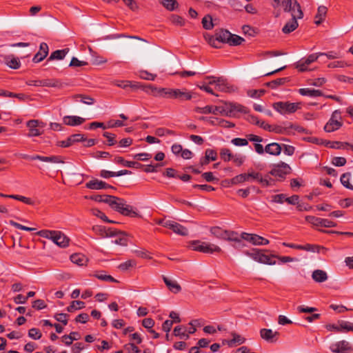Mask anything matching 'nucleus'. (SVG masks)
Masks as SVG:
<instances>
[{
    "instance_id": "nucleus-63",
    "label": "nucleus",
    "mask_w": 353,
    "mask_h": 353,
    "mask_svg": "<svg viewBox=\"0 0 353 353\" xmlns=\"http://www.w3.org/2000/svg\"><path fill=\"white\" fill-rule=\"evenodd\" d=\"M28 336L32 339L38 340L41 337L42 334L39 329L31 328L28 331Z\"/></svg>"
},
{
    "instance_id": "nucleus-35",
    "label": "nucleus",
    "mask_w": 353,
    "mask_h": 353,
    "mask_svg": "<svg viewBox=\"0 0 353 353\" xmlns=\"http://www.w3.org/2000/svg\"><path fill=\"white\" fill-rule=\"evenodd\" d=\"M301 250L317 253H319L322 251L323 253H325L327 251V248H325L323 246L307 243L304 245H302Z\"/></svg>"
},
{
    "instance_id": "nucleus-53",
    "label": "nucleus",
    "mask_w": 353,
    "mask_h": 353,
    "mask_svg": "<svg viewBox=\"0 0 353 353\" xmlns=\"http://www.w3.org/2000/svg\"><path fill=\"white\" fill-rule=\"evenodd\" d=\"M0 96L8 97H17L20 100H24L26 96L23 94H15L11 92H8L4 90H0Z\"/></svg>"
},
{
    "instance_id": "nucleus-29",
    "label": "nucleus",
    "mask_w": 353,
    "mask_h": 353,
    "mask_svg": "<svg viewBox=\"0 0 353 353\" xmlns=\"http://www.w3.org/2000/svg\"><path fill=\"white\" fill-rule=\"evenodd\" d=\"M96 278H97L99 280L107 281V282H111V283H118V281L113 278L111 275H108L106 274L105 271L101 270V271H97L93 273L92 275Z\"/></svg>"
},
{
    "instance_id": "nucleus-58",
    "label": "nucleus",
    "mask_w": 353,
    "mask_h": 353,
    "mask_svg": "<svg viewBox=\"0 0 353 353\" xmlns=\"http://www.w3.org/2000/svg\"><path fill=\"white\" fill-rule=\"evenodd\" d=\"M139 73V77L145 80L154 81L157 77L156 74L150 73L146 70H140Z\"/></svg>"
},
{
    "instance_id": "nucleus-55",
    "label": "nucleus",
    "mask_w": 353,
    "mask_h": 353,
    "mask_svg": "<svg viewBox=\"0 0 353 353\" xmlns=\"http://www.w3.org/2000/svg\"><path fill=\"white\" fill-rule=\"evenodd\" d=\"M91 212L94 216H96L100 218L105 222L114 223L112 221H110V219H108V218L105 216V214L97 208H92L91 210Z\"/></svg>"
},
{
    "instance_id": "nucleus-23",
    "label": "nucleus",
    "mask_w": 353,
    "mask_h": 353,
    "mask_svg": "<svg viewBox=\"0 0 353 353\" xmlns=\"http://www.w3.org/2000/svg\"><path fill=\"white\" fill-rule=\"evenodd\" d=\"M63 123L67 125L77 126L82 124L85 119L78 116H65L63 118Z\"/></svg>"
},
{
    "instance_id": "nucleus-36",
    "label": "nucleus",
    "mask_w": 353,
    "mask_h": 353,
    "mask_svg": "<svg viewBox=\"0 0 353 353\" xmlns=\"http://www.w3.org/2000/svg\"><path fill=\"white\" fill-rule=\"evenodd\" d=\"M227 108L228 111H231V117L234 115V112H247V108L240 104L233 103H226Z\"/></svg>"
},
{
    "instance_id": "nucleus-48",
    "label": "nucleus",
    "mask_w": 353,
    "mask_h": 353,
    "mask_svg": "<svg viewBox=\"0 0 353 353\" xmlns=\"http://www.w3.org/2000/svg\"><path fill=\"white\" fill-rule=\"evenodd\" d=\"M288 81V78H279V79H276L272 81L268 82L266 83V85H267V86L272 88V89H275L278 86L283 85L284 83H285Z\"/></svg>"
},
{
    "instance_id": "nucleus-11",
    "label": "nucleus",
    "mask_w": 353,
    "mask_h": 353,
    "mask_svg": "<svg viewBox=\"0 0 353 353\" xmlns=\"http://www.w3.org/2000/svg\"><path fill=\"white\" fill-rule=\"evenodd\" d=\"M330 350L334 353H353V346L345 340L332 343Z\"/></svg>"
},
{
    "instance_id": "nucleus-52",
    "label": "nucleus",
    "mask_w": 353,
    "mask_h": 353,
    "mask_svg": "<svg viewBox=\"0 0 353 353\" xmlns=\"http://www.w3.org/2000/svg\"><path fill=\"white\" fill-rule=\"evenodd\" d=\"M350 176L351 174L350 172L344 173L341 175L340 180L343 186L353 190V186L349 182Z\"/></svg>"
},
{
    "instance_id": "nucleus-57",
    "label": "nucleus",
    "mask_w": 353,
    "mask_h": 353,
    "mask_svg": "<svg viewBox=\"0 0 353 353\" xmlns=\"http://www.w3.org/2000/svg\"><path fill=\"white\" fill-rule=\"evenodd\" d=\"M339 324L341 325V332H353V323L349 321H339Z\"/></svg>"
},
{
    "instance_id": "nucleus-18",
    "label": "nucleus",
    "mask_w": 353,
    "mask_h": 353,
    "mask_svg": "<svg viewBox=\"0 0 353 353\" xmlns=\"http://www.w3.org/2000/svg\"><path fill=\"white\" fill-rule=\"evenodd\" d=\"M0 61L12 69H18L21 66L20 60L13 54H0Z\"/></svg>"
},
{
    "instance_id": "nucleus-47",
    "label": "nucleus",
    "mask_w": 353,
    "mask_h": 353,
    "mask_svg": "<svg viewBox=\"0 0 353 353\" xmlns=\"http://www.w3.org/2000/svg\"><path fill=\"white\" fill-rule=\"evenodd\" d=\"M115 240L112 241V243L117 245L125 246L128 245V239L123 233L118 231Z\"/></svg>"
},
{
    "instance_id": "nucleus-56",
    "label": "nucleus",
    "mask_w": 353,
    "mask_h": 353,
    "mask_svg": "<svg viewBox=\"0 0 353 353\" xmlns=\"http://www.w3.org/2000/svg\"><path fill=\"white\" fill-rule=\"evenodd\" d=\"M202 25L205 30H211L214 27L212 17L210 15L205 16L202 19Z\"/></svg>"
},
{
    "instance_id": "nucleus-41",
    "label": "nucleus",
    "mask_w": 353,
    "mask_h": 353,
    "mask_svg": "<svg viewBox=\"0 0 353 353\" xmlns=\"http://www.w3.org/2000/svg\"><path fill=\"white\" fill-rule=\"evenodd\" d=\"M70 259L72 263L79 265H83L87 261V259L84 255L78 253L72 254Z\"/></svg>"
},
{
    "instance_id": "nucleus-32",
    "label": "nucleus",
    "mask_w": 353,
    "mask_h": 353,
    "mask_svg": "<svg viewBox=\"0 0 353 353\" xmlns=\"http://www.w3.org/2000/svg\"><path fill=\"white\" fill-rule=\"evenodd\" d=\"M69 48H65L63 50H57L54 52H52L48 58V61H52V60H61L64 59V57L66 56V54L69 52Z\"/></svg>"
},
{
    "instance_id": "nucleus-7",
    "label": "nucleus",
    "mask_w": 353,
    "mask_h": 353,
    "mask_svg": "<svg viewBox=\"0 0 353 353\" xmlns=\"http://www.w3.org/2000/svg\"><path fill=\"white\" fill-rule=\"evenodd\" d=\"M290 166L285 162L280 161L279 163L273 164L268 174L277 179L279 181L283 180L285 176L291 172Z\"/></svg>"
},
{
    "instance_id": "nucleus-24",
    "label": "nucleus",
    "mask_w": 353,
    "mask_h": 353,
    "mask_svg": "<svg viewBox=\"0 0 353 353\" xmlns=\"http://www.w3.org/2000/svg\"><path fill=\"white\" fill-rule=\"evenodd\" d=\"M168 228L181 236H187L188 234V230L185 227L173 221H170Z\"/></svg>"
},
{
    "instance_id": "nucleus-4",
    "label": "nucleus",
    "mask_w": 353,
    "mask_h": 353,
    "mask_svg": "<svg viewBox=\"0 0 353 353\" xmlns=\"http://www.w3.org/2000/svg\"><path fill=\"white\" fill-rule=\"evenodd\" d=\"M264 252H267V250L254 249L250 252L246 251L245 254L252 258L255 261L261 263H264L267 265L276 264V261L274 260V259L276 257V255H268L265 254Z\"/></svg>"
},
{
    "instance_id": "nucleus-27",
    "label": "nucleus",
    "mask_w": 353,
    "mask_h": 353,
    "mask_svg": "<svg viewBox=\"0 0 353 353\" xmlns=\"http://www.w3.org/2000/svg\"><path fill=\"white\" fill-rule=\"evenodd\" d=\"M97 232L102 237H112L117 236L118 231L112 228H106L104 226H100L97 228Z\"/></svg>"
},
{
    "instance_id": "nucleus-60",
    "label": "nucleus",
    "mask_w": 353,
    "mask_h": 353,
    "mask_svg": "<svg viewBox=\"0 0 353 353\" xmlns=\"http://www.w3.org/2000/svg\"><path fill=\"white\" fill-rule=\"evenodd\" d=\"M103 136L107 139L108 145L112 146L117 143V141L115 140L116 135L114 134L105 132L103 134Z\"/></svg>"
},
{
    "instance_id": "nucleus-61",
    "label": "nucleus",
    "mask_w": 353,
    "mask_h": 353,
    "mask_svg": "<svg viewBox=\"0 0 353 353\" xmlns=\"http://www.w3.org/2000/svg\"><path fill=\"white\" fill-rule=\"evenodd\" d=\"M265 93L264 90H249L247 92L248 95L252 98H259Z\"/></svg>"
},
{
    "instance_id": "nucleus-49",
    "label": "nucleus",
    "mask_w": 353,
    "mask_h": 353,
    "mask_svg": "<svg viewBox=\"0 0 353 353\" xmlns=\"http://www.w3.org/2000/svg\"><path fill=\"white\" fill-rule=\"evenodd\" d=\"M245 181H250L247 173L236 175L231 179V183L233 185L241 183Z\"/></svg>"
},
{
    "instance_id": "nucleus-12",
    "label": "nucleus",
    "mask_w": 353,
    "mask_h": 353,
    "mask_svg": "<svg viewBox=\"0 0 353 353\" xmlns=\"http://www.w3.org/2000/svg\"><path fill=\"white\" fill-rule=\"evenodd\" d=\"M249 181L256 180L263 187H268L274 185V179L269 174H266L264 177L259 172H251L247 173Z\"/></svg>"
},
{
    "instance_id": "nucleus-64",
    "label": "nucleus",
    "mask_w": 353,
    "mask_h": 353,
    "mask_svg": "<svg viewBox=\"0 0 353 353\" xmlns=\"http://www.w3.org/2000/svg\"><path fill=\"white\" fill-rule=\"evenodd\" d=\"M125 350L128 353H139L140 350L132 343H129L124 345Z\"/></svg>"
},
{
    "instance_id": "nucleus-13",
    "label": "nucleus",
    "mask_w": 353,
    "mask_h": 353,
    "mask_svg": "<svg viewBox=\"0 0 353 353\" xmlns=\"http://www.w3.org/2000/svg\"><path fill=\"white\" fill-rule=\"evenodd\" d=\"M291 20L286 23V24L282 28V31L285 34H289L297 28L299 26L297 19L303 18V13L302 10H296V13L294 12V14H291Z\"/></svg>"
},
{
    "instance_id": "nucleus-15",
    "label": "nucleus",
    "mask_w": 353,
    "mask_h": 353,
    "mask_svg": "<svg viewBox=\"0 0 353 353\" xmlns=\"http://www.w3.org/2000/svg\"><path fill=\"white\" fill-rule=\"evenodd\" d=\"M305 221L314 227L332 228L336 226V223L326 219H321L314 216H306Z\"/></svg>"
},
{
    "instance_id": "nucleus-10",
    "label": "nucleus",
    "mask_w": 353,
    "mask_h": 353,
    "mask_svg": "<svg viewBox=\"0 0 353 353\" xmlns=\"http://www.w3.org/2000/svg\"><path fill=\"white\" fill-rule=\"evenodd\" d=\"M19 157L23 159L34 161L39 160L43 162L46 163H63V161L61 159V157L59 156H50V157H44L41 155H32L30 156L26 154H20Z\"/></svg>"
},
{
    "instance_id": "nucleus-17",
    "label": "nucleus",
    "mask_w": 353,
    "mask_h": 353,
    "mask_svg": "<svg viewBox=\"0 0 353 353\" xmlns=\"http://www.w3.org/2000/svg\"><path fill=\"white\" fill-rule=\"evenodd\" d=\"M27 127L29 128L28 137H38L42 134L43 132L41 130L44 127V123L38 120H30L26 123Z\"/></svg>"
},
{
    "instance_id": "nucleus-20",
    "label": "nucleus",
    "mask_w": 353,
    "mask_h": 353,
    "mask_svg": "<svg viewBox=\"0 0 353 353\" xmlns=\"http://www.w3.org/2000/svg\"><path fill=\"white\" fill-rule=\"evenodd\" d=\"M85 187L90 190L115 189L113 186L97 179H92L85 184Z\"/></svg>"
},
{
    "instance_id": "nucleus-51",
    "label": "nucleus",
    "mask_w": 353,
    "mask_h": 353,
    "mask_svg": "<svg viewBox=\"0 0 353 353\" xmlns=\"http://www.w3.org/2000/svg\"><path fill=\"white\" fill-rule=\"evenodd\" d=\"M73 98L76 101L78 98H81V101L87 105H92L94 103V99L88 95L76 94L73 96Z\"/></svg>"
},
{
    "instance_id": "nucleus-34",
    "label": "nucleus",
    "mask_w": 353,
    "mask_h": 353,
    "mask_svg": "<svg viewBox=\"0 0 353 353\" xmlns=\"http://www.w3.org/2000/svg\"><path fill=\"white\" fill-rule=\"evenodd\" d=\"M327 12V8L325 6H320L318 8L317 13L315 15V23L316 25H320L325 20Z\"/></svg>"
},
{
    "instance_id": "nucleus-14",
    "label": "nucleus",
    "mask_w": 353,
    "mask_h": 353,
    "mask_svg": "<svg viewBox=\"0 0 353 353\" xmlns=\"http://www.w3.org/2000/svg\"><path fill=\"white\" fill-rule=\"evenodd\" d=\"M285 125H273L272 128V132H274L280 134H288L291 132L292 130H296L298 132H302L303 128L294 125L291 123H284Z\"/></svg>"
},
{
    "instance_id": "nucleus-43",
    "label": "nucleus",
    "mask_w": 353,
    "mask_h": 353,
    "mask_svg": "<svg viewBox=\"0 0 353 353\" xmlns=\"http://www.w3.org/2000/svg\"><path fill=\"white\" fill-rule=\"evenodd\" d=\"M85 307V303L81 301H73L70 305L67 307L66 310L68 312H73L75 310Z\"/></svg>"
},
{
    "instance_id": "nucleus-33",
    "label": "nucleus",
    "mask_w": 353,
    "mask_h": 353,
    "mask_svg": "<svg viewBox=\"0 0 353 353\" xmlns=\"http://www.w3.org/2000/svg\"><path fill=\"white\" fill-rule=\"evenodd\" d=\"M312 278L317 283H323L327 279L328 276L324 270H316L312 272Z\"/></svg>"
},
{
    "instance_id": "nucleus-37",
    "label": "nucleus",
    "mask_w": 353,
    "mask_h": 353,
    "mask_svg": "<svg viewBox=\"0 0 353 353\" xmlns=\"http://www.w3.org/2000/svg\"><path fill=\"white\" fill-rule=\"evenodd\" d=\"M214 36L220 42L228 43L230 37H231V32L227 30L221 29L216 32Z\"/></svg>"
},
{
    "instance_id": "nucleus-26",
    "label": "nucleus",
    "mask_w": 353,
    "mask_h": 353,
    "mask_svg": "<svg viewBox=\"0 0 353 353\" xmlns=\"http://www.w3.org/2000/svg\"><path fill=\"white\" fill-rule=\"evenodd\" d=\"M163 280L168 288L173 293H179L181 290V285L176 281L169 279L168 277L163 276Z\"/></svg>"
},
{
    "instance_id": "nucleus-40",
    "label": "nucleus",
    "mask_w": 353,
    "mask_h": 353,
    "mask_svg": "<svg viewBox=\"0 0 353 353\" xmlns=\"http://www.w3.org/2000/svg\"><path fill=\"white\" fill-rule=\"evenodd\" d=\"M232 339L227 342V345L230 347L234 346L235 344L241 345L243 344L245 339L234 332L232 333Z\"/></svg>"
},
{
    "instance_id": "nucleus-8",
    "label": "nucleus",
    "mask_w": 353,
    "mask_h": 353,
    "mask_svg": "<svg viewBox=\"0 0 353 353\" xmlns=\"http://www.w3.org/2000/svg\"><path fill=\"white\" fill-rule=\"evenodd\" d=\"M273 7L282 8L284 12L291 14L296 13V10H301V6L296 0H274Z\"/></svg>"
},
{
    "instance_id": "nucleus-54",
    "label": "nucleus",
    "mask_w": 353,
    "mask_h": 353,
    "mask_svg": "<svg viewBox=\"0 0 353 353\" xmlns=\"http://www.w3.org/2000/svg\"><path fill=\"white\" fill-rule=\"evenodd\" d=\"M223 240L241 242V239L238 237V234L236 232L228 230H227L226 234L225 235Z\"/></svg>"
},
{
    "instance_id": "nucleus-3",
    "label": "nucleus",
    "mask_w": 353,
    "mask_h": 353,
    "mask_svg": "<svg viewBox=\"0 0 353 353\" xmlns=\"http://www.w3.org/2000/svg\"><path fill=\"white\" fill-rule=\"evenodd\" d=\"M37 234L41 237L51 240L60 248H66L69 245L70 239L61 231L42 230Z\"/></svg>"
},
{
    "instance_id": "nucleus-50",
    "label": "nucleus",
    "mask_w": 353,
    "mask_h": 353,
    "mask_svg": "<svg viewBox=\"0 0 353 353\" xmlns=\"http://www.w3.org/2000/svg\"><path fill=\"white\" fill-rule=\"evenodd\" d=\"M244 41V39L241 37L231 33V37H230L228 43L230 46H235L241 45Z\"/></svg>"
},
{
    "instance_id": "nucleus-39",
    "label": "nucleus",
    "mask_w": 353,
    "mask_h": 353,
    "mask_svg": "<svg viewBox=\"0 0 353 353\" xmlns=\"http://www.w3.org/2000/svg\"><path fill=\"white\" fill-rule=\"evenodd\" d=\"M173 333L174 336H179L181 339H188L189 338V334H187V328L185 326L175 327Z\"/></svg>"
},
{
    "instance_id": "nucleus-6",
    "label": "nucleus",
    "mask_w": 353,
    "mask_h": 353,
    "mask_svg": "<svg viewBox=\"0 0 353 353\" xmlns=\"http://www.w3.org/2000/svg\"><path fill=\"white\" fill-rule=\"evenodd\" d=\"M191 247L193 250L201 252L205 254H212L214 252H221L222 250L218 245L203 242L201 241H194L191 243Z\"/></svg>"
},
{
    "instance_id": "nucleus-42",
    "label": "nucleus",
    "mask_w": 353,
    "mask_h": 353,
    "mask_svg": "<svg viewBox=\"0 0 353 353\" xmlns=\"http://www.w3.org/2000/svg\"><path fill=\"white\" fill-rule=\"evenodd\" d=\"M210 233L215 236L216 238L223 239L225 235L226 234L227 230H224L220 227L214 226L212 227L210 230Z\"/></svg>"
},
{
    "instance_id": "nucleus-28",
    "label": "nucleus",
    "mask_w": 353,
    "mask_h": 353,
    "mask_svg": "<svg viewBox=\"0 0 353 353\" xmlns=\"http://www.w3.org/2000/svg\"><path fill=\"white\" fill-rule=\"evenodd\" d=\"M114 161L116 163L121 164L125 167L128 168H139L142 167L143 165L137 162V161H125L123 157H117L114 158Z\"/></svg>"
},
{
    "instance_id": "nucleus-44",
    "label": "nucleus",
    "mask_w": 353,
    "mask_h": 353,
    "mask_svg": "<svg viewBox=\"0 0 353 353\" xmlns=\"http://www.w3.org/2000/svg\"><path fill=\"white\" fill-rule=\"evenodd\" d=\"M234 154L231 152V150L228 148H221L220 150V157L221 159L225 162H228L231 161Z\"/></svg>"
},
{
    "instance_id": "nucleus-62",
    "label": "nucleus",
    "mask_w": 353,
    "mask_h": 353,
    "mask_svg": "<svg viewBox=\"0 0 353 353\" xmlns=\"http://www.w3.org/2000/svg\"><path fill=\"white\" fill-rule=\"evenodd\" d=\"M216 121H217L218 125L225 128H232L235 125L234 123L223 119H216Z\"/></svg>"
},
{
    "instance_id": "nucleus-9",
    "label": "nucleus",
    "mask_w": 353,
    "mask_h": 353,
    "mask_svg": "<svg viewBox=\"0 0 353 353\" xmlns=\"http://www.w3.org/2000/svg\"><path fill=\"white\" fill-rule=\"evenodd\" d=\"M206 79H212L209 84H214L215 88L220 92H231L234 90V87L227 82V80L223 77L215 78L214 77H207Z\"/></svg>"
},
{
    "instance_id": "nucleus-45",
    "label": "nucleus",
    "mask_w": 353,
    "mask_h": 353,
    "mask_svg": "<svg viewBox=\"0 0 353 353\" xmlns=\"http://www.w3.org/2000/svg\"><path fill=\"white\" fill-rule=\"evenodd\" d=\"M161 3L169 11H173L179 6L176 0H161Z\"/></svg>"
},
{
    "instance_id": "nucleus-38",
    "label": "nucleus",
    "mask_w": 353,
    "mask_h": 353,
    "mask_svg": "<svg viewBox=\"0 0 353 353\" xmlns=\"http://www.w3.org/2000/svg\"><path fill=\"white\" fill-rule=\"evenodd\" d=\"M42 87L61 88L62 83L60 80L57 79H42Z\"/></svg>"
},
{
    "instance_id": "nucleus-16",
    "label": "nucleus",
    "mask_w": 353,
    "mask_h": 353,
    "mask_svg": "<svg viewBox=\"0 0 353 353\" xmlns=\"http://www.w3.org/2000/svg\"><path fill=\"white\" fill-rule=\"evenodd\" d=\"M338 118H340V112L339 110H335L332 113L331 118L324 126L325 132H334L342 126V123L337 120Z\"/></svg>"
},
{
    "instance_id": "nucleus-19",
    "label": "nucleus",
    "mask_w": 353,
    "mask_h": 353,
    "mask_svg": "<svg viewBox=\"0 0 353 353\" xmlns=\"http://www.w3.org/2000/svg\"><path fill=\"white\" fill-rule=\"evenodd\" d=\"M85 140V138L83 134H74L70 136L66 140L58 141L57 145L62 148H68L74 143L83 141Z\"/></svg>"
},
{
    "instance_id": "nucleus-2",
    "label": "nucleus",
    "mask_w": 353,
    "mask_h": 353,
    "mask_svg": "<svg viewBox=\"0 0 353 353\" xmlns=\"http://www.w3.org/2000/svg\"><path fill=\"white\" fill-rule=\"evenodd\" d=\"M105 203L108 204L113 210L122 215L137 217L139 213L135 208L126 203L124 199L111 195H106Z\"/></svg>"
},
{
    "instance_id": "nucleus-30",
    "label": "nucleus",
    "mask_w": 353,
    "mask_h": 353,
    "mask_svg": "<svg viewBox=\"0 0 353 353\" xmlns=\"http://www.w3.org/2000/svg\"><path fill=\"white\" fill-rule=\"evenodd\" d=\"M299 93L302 96H307L310 97H317L323 95L321 90L311 88H300Z\"/></svg>"
},
{
    "instance_id": "nucleus-59",
    "label": "nucleus",
    "mask_w": 353,
    "mask_h": 353,
    "mask_svg": "<svg viewBox=\"0 0 353 353\" xmlns=\"http://www.w3.org/2000/svg\"><path fill=\"white\" fill-rule=\"evenodd\" d=\"M194 111L197 113L200 114H210L211 112H214L212 109V105H206L205 107H196L194 108Z\"/></svg>"
},
{
    "instance_id": "nucleus-31",
    "label": "nucleus",
    "mask_w": 353,
    "mask_h": 353,
    "mask_svg": "<svg viewBox=\"0 0 353 353\" xmlns=\"http://www.w3.org/2000/svg\"><path fill=\"white\" fill-rule=\"evenodd\" d=\"M241 238L253 245H260L261 236L255 234H249L246 232L241 233Z\"/></svg>"
},
{
    "instance_id": "nucleus-1",
    "label": "nucleus",
    "mask_w": 353,
    "mask_h": 353,
    "mask_svg": "<svg viewBox=\"0 0 353 353\" xmlns=\"http://www.w3.org/2000/svg\"><path fill=\"white\" fill-rule=\"evenodd\" d=\"M141 88L148 94L168 99H176L179 101H190L192 98V92L186 88H157L152 85H147Z\"/></svg>"
},
{
    "instance_id": "nucleus-5",
    "label": "nucleus",
    "mask_w": 353,
    "mask_h": 353,
    "mask_svg": "<svg viewBox=\"0 0 353 353\" xmlns=\"http://www.w3.org/2000/svg\"><path fill=\"white\" fill-rule=\"evenodd\" d=\"M273 108L281 114L294 113L301 108L300 103H291L289 101H278L272 104Z\"/></svg>"
},
{
    "instance_id": "nucleus-46",
    "label": "nucleus",
    "mask_w": 353,
    "mask_h": 353,
    "mask_svg": "<svg viewBox=\"0 0 353 353\" xmlns=\"http://www.w3.org/2000/svg\"><path fill=\"white\" fill-rule=\"evenodd\" d=\"M136 265H137L136 261L130 259V260H128V261L119 264L118 266V268L122 272H125V271L128 270L129 269L135 267Z\"/></svg>"
},
{
    "instance_id": "nucleus-22",
    "label": "nucleus",
    "mask_w": 353,
    "mask_h": 353,
    "mask_svg": "<svg viewBox=\"0 0 353 353\" xmlns=\"http://www.w3.org/2000/svg\"><path fill=\"white\" fill-rule=\"evenodd\" d=\"M279 335L278 332H273L271 329H261L260 330L261 337L270 343H274L277 341L276 336Z\"/></svg>"
},
{
    "instance_id": "nucleus-21",
    "label": "nucleus",
    "mask_w": 353,
    "mask_h": 353,
    "mask_svg": "<svg viewBox=\"0 0 353 353\" xmlns=\"http://www.w3.org/2000/svg\"><path fill=\"white\" fill-rule=\"evenodd\" d=\"M49 48L46 43L42 42L40 44L39 50L37 53L34 56L32 61L34 63H39L43 61L48 54Z\"/></svg>"
},
{
    "instance_id": "nucleus-25",
    "label": "nucleus",
    "mask_w": 353,
    "mask_h": 353,
    "mask_svg": "<svg viewBox=\"0 0 353 353\" xmlns=\"http://www.w3.org/2000/svg\"><path fill=\"white\" fill-rule=\"evenodd\" d=\"M282 148L281 145L273 142L265 145V151L270 155L278 156L281 154Z\"/></svg>"
}]
</instances>
